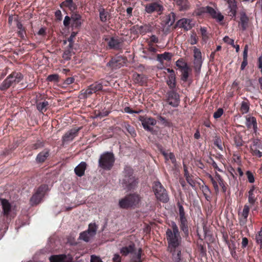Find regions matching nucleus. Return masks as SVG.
<instances>
[{
  "mask_svg": "<svg viewBox=\"0 0 262 262\" xmlns=\"http://www.w3.org/2000/svg\"><path fill=\"white\" fill-rule=\"evenodd\" d=\"M176 20V15L173 12H171L166 15L162 20L163 25L167 28L172 26Z\"/></svg>",
  "mask_w": 262,
  "mask_h": 262,
  "instance_id": "412c9836",
  "label": "nucleus"
},
{
  "mask_svg": "<svg viewBox=\"0 0 262 262\" xmlns=\"http://www.w3.org/2000/svg\"><path fill=\"white\" fill-rule=\"evenodd\" d=\"M91 262H103L101 259L95 255H92L91 256Z\"/></svg>",
  "mask_w": 262,
  "mask_h": 262,
  "instance_id": "bf43d9fd",
  "label": "nucleus"
},
{
  "mask_svg": "<svg viewBox=\"0 0 262 262\" xmlns=\"http://www.w3.org/2000/svg\"><path fill=\"white\" fill-rule=\"evenodd\" d=\"M207 176H208V178L209 179V180H210V181L212 182V185L213 186V187H214L215 191L216 192H219V186H218V185H217V183L216 182L215 177L213 178L211 174H208Z\"/></svg>",
  "mask_w": 262,
  "mask_h": 262,
  "instance_id": "49530a36",
  "label": "nucleus"
},
{
  "mask_svg": "<svg viewBox=\"0 0 262 262\" xmlns=\"http://www.w3.org/2000/svg\"><path fill=\"white\" fill-rule=\"evenodd\" d=\"M50 260L51 262H71L72 257L70 255H56L51 256Z\"/></svg>",
  "mask_w": 262,
  "mask_h": 262,
  "instance_id": "f3484780",
  "label": "nucleus"
},
{
  "mask_svg": "<svg viewBox=\"0 0 262 262\" xmlns=\"http://www.w3.org/2000/svg\"><path fill=\"white\" fill-rule=\"evenodd\" d=\"M214 144L220 149H222V142L221 140L219 138L215 139L214 142Z\"/></svg>",
  "mask_w": 262,
  "mask_h": 262,
  "instance_id": "13d9d810",
  "label": "nucleus"
},
{
  "mask_svg": "<svg viewBox=\"0 0 262 262\" xmlns=\"http://www.w3.org/2000/svg\"><path fill=\"white\" fill-rule=\"evenodd\" d=\"M246 175L247 176L248 181L250 183H253L254 182L255 179H254V174H253L252 172H251L250 171H247L246 173Z\"/></svg>",
  "mask_w": 262,
  "mask_h": 262,
  "instance_id": "8fccbe9b",
  "label": "nucleus"
},
{
  "mask_svg": "<svg viewBox=\"0 0 262 262\" xmlns=\"http://www.w3.org/2000/svg\"><path fill=\"white\" fill-rule=\"evenodd\" d=\"M256 193L255 187L253 185L248 191V202L251 206L254 205L256 201Z\"/></svg>",
  "mask_w": 262,
  "mask_h": 262,
  "instance_id": "cd10ccee",
  "label": "nucleus"
},
{
  "mask_svg": "<svg viewBox=\"0 0 262 262\" xmlns=\"http://www.w3.org/2000/svg\"><path fill=\"white\" fill-rule=\"evenodd\" d=\"M103 88V83L96 82L91 84L86 89L81 91L80 94V98H85L89 97L93 93L102 90Z\"/></svg>",
  "mask_w": 262,
  "mask_h": 262,
  "instance_id": "1a4fd4ad",
  "label": "nucleus"
},
{
  "mask_svg": "<svg viewBox=\"0 0 262 262\" xmlns=\"http://www.w3.org/2000/svg\"><path fill=\"white\" fill-rule=\"evenodd\" d=\"M97 230V226L95 223H90L87 230L80 234L79 238L84 242H89L95 235Z\"/></svg>",
  "mask_w": 262,
  "mask_h": 262,
  "instance_id": "6e6552de",
  "label": "nucleus"
},
{
  "mask_svg": "<svg viewBox=\"0 0 262 262\" xmlns=\"http://www.w3.org/2000/svg\"><path fill=\"white\" fill-rule=\"evenodd\" d=\"M48 190V186L46 185L39 187L30 199L32 205H36L39 203Z\"/></svg>",
  "mask_w": 262,
  "mask_h": 262,
  "instance_id": "9d476101",
  "label": "nucleus"
},
{
  "mask_svg": "<svg viewBox=\"0 0 262 262\" xmlns=\"http://www.w3.org/2000/svg\"><path fill=\"white\" fill-rule=\"evenodd\" d=\"M200 31H201V34L203 37V39L204 40L207 39L208 38V36L207 35L206 29L205 28H201L200 29Z\"/></svg>",
  "mask_w": 262,
  "mask_h": 262,
  "instance_id": "052dcab7",
  "label": "nucleus"
},
{
  "mask_svg": "<svg viewBox=\"0 0 262 262\" xmlns=\"http://www.w3.org/2000/svg\"><path fill=\"white\" fill-rule=\"evenodd\" d=\"M79 128H73L68 131L62 137L63 142H69L73 140L76 136Z\"/></svg>",
  "mask_w": 262,
  "mask_h": 262,
  "instance_id": "aec40b11",
  "label": "nucleus"
},
{
  "mask_svg": "<svg viewBox=\"0 0 262 262\" xmlns=\"http://www.w3.org/2000/svg\"><path fill=\"white\" fill-rule=\"evenodd\" d=\"M61 5L68 7L71 10H74L75 9V6L73 3V0H66Z\"/></svg>",
  "mask_w": 262,
  "mask_h": 262,
  "instance_id": "37998d69",
  "label": "nucleus"
},
{
  "mask_svg": "<svg viewBox=\"0 0 262 262\" xmlns=\"http://www.w3.org/2000/svg\"><path fill=\"white\" fill-rule=\"evenodd\" d=\"M255 240L257 244L260 245V248H262V227L256 234Z\"/></svg>",
  "mask_w": 262,
  "mask_h": 262,
  "instance_id": "79ce46f5",
  "label": "nucleus"
},
{
  "mask_svg": "<svg viewBox=\"0 0 262 262\" xmlns=\"http://www.w3.org/2000/svg\"><path fill=\"white\" fill-rule=\"evenodd\" d=\"M202 189L204 195H207L210 193V190L207 186H203L202 187Z\"/></svg>",
  "mask_w": 262,
  "mask_h": 262,
  "instance_id": "0e129e2a",
  "label": "nucleus"
},
{
  "mask_svg": "<svg viewBox=\"0 0 262 262\" xmlns=\"http://www.w3.org/2000/svg\"><path fill=\"white\" fill-rule=\"evenodd\" d=\"M23 78V75L19 72H13L10 74L0 84V90L5 91L11 86H14L20 82Z\"/></svg>",
  "mask_w": 262,
  "mask_h": 262,
  "instance_id": "f03ea898",
  "label": "nucleus"
},
{
  "mask_svg": "<svg viewBox=\"0 0 262 262\" xmlns=\"http://www.w3.org/2000/svg\"><path fill=\"white\" fill-rule=\"evenodd\" d=\"M71 20V18L68 16H66L63 20V25L64 26L67 27L69 25L70 22Z\"/></svg>",
  "mask_w": 262,
  "mask_h": 262,
  "instance_id": "e2e57ef3",
  "label": "nucleus"
},
{
  "mask_svg": "<svg viewBox=\"0 0 262 262\" xmlns=\"http://www.w3.org/2000/svg\"><path fill=\"white\" fill-rule=\"evenodd\" d=\"M189 41L191 45H194L197 43L196 36L195 34L193 33L191 35Z\"/></svg>",
  "mask_w": 262,
  "mask_h": 262,
  "instance_id": "6e6d98bb",
  "label": "nucleus"
},
{
  "mask_svg": "<svg viewBox=\"0 0 262 262\" xmlns=\"http://www.w3.org/2000/svg\"><path fill=\"white\" fill-rule=\"evenodd\" d=\"M248 243V240L247 238L244 237L242 238V245L243 247H246Z\"/></svg>",
  "mask_w": 262,
  "mask_h": 262,
  "instance_id": "774afa93",
  "label": "nucleus"
},
{
  "mask_svg": "<svg viewBox=\"0 0 262 262\" xmlns=\"http://www.w3.org/2000/svg\"><path fill=\"white\" fill-rule=\"evenodd\" d=\"M124 111L125 113H128V114H133V113L139 114L142 112L141 110L139 111H133V110H132V109L129 107H125V108H124Z\"/></svg>",
  "mask_w": 262,
  "mask_h": 262,
  "instance_id": "4d7b16f0",
  "label": "nucleus"
},
{
  "mask_svg": "<svg viewBox=\"0 0 262 262\" xmlns=\"http://www.w3.org/2000/svg\"><path fill=\"white\" fill-rule=\"evenodd\" d=\"M48 105L49 103L47 101H43L37 104V108L39 112H44L46 111Z\"/></svg>",
  "mask_w": 262,
  "mask_h": 262,
  "instance_id": "4c0bfd02",
  "label": "nucleus"
},
{
  "mask_svg": "<svg viewBox=\"0 0 262 262\" xmlns=\"http://www.w3.org/2000/svg\"><path fill=\"white\" fill-rule=\"evenodd\" d=\"M59 79V76L57 74L50 75L47 77V80L49 81H58Z\"/></svg>",
  "mask_w": 262,
  "mask_h": 262,
  "instance_id": "3c124183",
  "label": "nucleus"
},
{
  "mask_svg": "<svg viewBox=\"0 0 262 262\" xmlns=\"http://www.w3.org/2000/svg\"><path fill=\"white\" fill-rule=\"evenodd\" d=\"M115 159L114 155L111 152H105L102 154L99 160V165L103 169L109 170L113 165Z\"/></svg>",
  "mask_w": 262,
  "mask_h": 262,
  "instance_id": "423d86ee",
  "label": "nucleus"
},
{
  "mask_svg": "<svg viewBox=\"0 0 262 262\" xmlns=\"http://www.w3.org/2000/svg\"><path fill=\"white\" fill-rule=\"evenodd\" d=\"M249 21V18L245 12L241 13L240 24L243 30H245Z\"/></svg>",
  "mask_w": 262,
  "mask_h": 262,
  "instance_id": "2f4dec72",
  "label": "nucleus"
},
{
  "mask_svg": "<svg viewBox=\"0 0 262 262\" xmlns=\"http://www.w3.org/2000/svg\"><path fill=\"white\" fill-rule=\"evenodd\" d=\"M1 202L3 210V213L5 215L8 214L11 209L10 204L7 200L4 199H1Z\"/></svg>",
  "mask_w": 262,
  "mask_h": 262,
  "instance_id": "7c9ffc66",
  "label": "nucleus"
},
{
  "mask_svg": "<svg viewBox=\"0 0 262 262\" xmlns=\"http://www.w3.org/2000/svg\"><path fill=\"white\" fill-rule=\"evenodd\" d=\"M228 7L230 10L229 12V15L234 17L235 16L236 14L237 5L235 0H229L227 2Z\"/></svg>",
  "mask_w": 262,
  "mask_h": 262,
  "instance_id": "bb28decb",
  "label": "nucleus"
},
{
  "mask_svg": "<svg viewBox=\"0 0 262 262\" xmlns=\"http://www.w3.org/2000/svg\"><path fill=\"white\" fill-rule=\"evenodd\" d=\"M247 57H245V56H243V61L242 63V64H241V69L242 70H243L246 67V66L247 65Z\"/></svg>",
  "mask_w": 262,
  "mask_h": 262,
  "instance_id": "680f3d73",
  "label": "nucleus"
},
{
  "mask_svg": "<svg viewBox=\"0 0 262 262\" xmlns=\"http://www.w3.org/2000/svg\"><path fill=\"white\" fill-rule=\"evenodd\" d=\"M141 248L135 249L134 244L130 245L128 247H124L121 249V253L126 256L128 254L130 255V258L133 262L141 261Z\"/></svg>",
  "mask_w": 262,
  "mask_h": 262,
  "instance_id": "7ed1b4c3",
  "label": "nucleus"
},
{
  "mask_svg": "<svg viewBox=\"0 0 262 262\" xmlns=\"http://www.w3.org/2000/svg\"><path fill=\"white\" fill-rule=\"evenodd\" d=\"M167 102L169 105L173 107H177L179 104V95L172 91L168 94Z\"/></svg>",
  "mask_w": 262,
  "mask_h": 262,
  "instance_id": "a211bd4d",
  "label": "nucleus"
},
{
  "mask_svg": "<svg viewBox=\"0 0 262 262\" xmlns=\"http://www.w3.org/2000/svg\"><path fill=\"white\" fill-rule=\"evenodd\" d=\"M194 26L191 19L187 18L181 19V27L183 28L185 30L191 29Z\"/></svg>",
  "mask_w": 262,
  "mask_h": 262,
  "instance_id": "c756f323",
  "label": "nucleus"
},
{
  "mask_svg": "<svg viewBox=\"0 0 262 262\" xmlns=\"http://www.w3.org/2000/svg\"><path fill=\"white\" fill-rule=\"evenodd\" d=\"M126 129L129 133L132 136L135 137L136 135L134 128L129 125L126 126Z\"/></svg>",
  "mask_w": 262,
  "mask_h": 262,
  "instance_id": "864d4df0",
  "label": "nucleus"
},
{
  "mask_svg": "<svg viewBox=\"0 0 262 262\" xmlns=\"http://www.w3.org/2000/svg\"><path fill=\"white\" fill-rule=\"evenodd\" d=\"M172 231L167 229L166 231L168 242V250L172 254L175 262H180V244L179 241V230L174 223L172 224Z\"/></svg>",
  "mask_w": 262,
  "mask_h": 262,
  "instance_id": "f257e3e1",
  "label": "nucleus"
},
{
  "mask_svg": "<svg viewBox=\"0 0 262 262\" xmlns=\"http://www.w3.org/2000/svg\"><path fill=\"white\" fill-rule=\"evenodd\" d=\"M124 178L122 180L123 187L125 188L130 189L133 188L136 184L135 177L133 176V170L129 167H126L124 170Z\"/></svg>",
  "mask_w": 262,
  "mask_h": 262,
  "instance_id": "39448f33",
  "label": "nucleus"
},
{
  "mask_svg": "<svg viewBox=\"0 0 262 262\" xmlns=\"http://www.w3.org/2000/svg\"><path fill=\"white\" fill-rule=\"evenodd\" d=\"M194 64L195 69L200 70L202 64V53L195 47H193Z\"/></svg>",
  "mask_w": 262,
  "mask_h": 262,
  "instance_id": "2eb2a0df",
  "label": "nucleus"
},
{
  "mask_svg": "<svg viewBox=\"0 0 262 262\" xmlns=\"http://www.w3.org/2000/svg\"><path fill=\"white\" fill-rule=\"evenodd\" d=\"M153 189L155 195L158 200L164 203H166L168 201L169 198L167 193L159 182L155 183Z\"/></svg>",
  "mask_w": 262,
  "mask_h": 262,
  "instance_id": "0eeeda50",
  "label": "nucleus"
},
{
  "mask_svg": "<svg viewBox=\"0 0 262 262\" xmlns=\"http://www.w3.org/2000/svg\"><path fill=\"white\" fill-rule=\"evenodd\" d=\"M81 16L77 13H73L71 17V20L73 22V25L76 27L79 26L81 25Z\"/></svg>",
  "mask_w": 262,
  "mask_h": 262,
  "instance_id": "f704fd0d",
  "label": "nucleus"
},
{
  "mask_svg": "<svg viewBox=\"0 0 262 262\" xmlns=\"http://www.w3.org/2000/svg\"><path fill=\"white\" fill-rule=\"evenodd\" d=\"M86 164L84 162H81L75 168V172L76 175L79 177L82 176L86 168Z\"/></svg>",
  "mask_w": 262,
  "mask_h": 262,
  "instance_id": "c85d7f7f",
  "label": "nucleus"
},
{
  "mask_svg": "<svg viewBox=\"0 0 262 262\" xmlns=\"http://www.w3.org/2000/svg\"><path fill=\"white\" fill-rule=\"evenodd\" d=\"M99 12L100 19L102 22H106L108 19H109V14L103 8L100 9Z\"/></svg>",
  "mask_w": 262,
  "mask_h": 262,
  "instance_id": "473e14b6",
  "label": "nucleus"
},
{
  "mask_svg": "<svg viewBox=\"0 0 262 262\" xmlns=\"http://www.w3.org/2000/svg\"><path fill=\"white\" fill-rule=\"evenodd\" d=\"M76 35V33L75 32H72L70 35V36L68 38V40H64L63 43L64 44H66L67 42L68 41L69 42V44L68 45L70 49H73V42H74V39Z\"/></svg>",
  "mask_w": 262,
  "mask_h": 262,
  "instance_id": "58836bf2",
  "label": "nucleus"
},
{
  "mask_svg": "<svg viewBox=\"0 0 262 262\" xmlns=\"http://www.w3.org/2000/svg\"><path fill=\"white\" fill-rule=\"evenodd\" d=\"M171 58V54L168 52H165L163 54L157 55V60L160 62H162L164 60H169Z\"/></svg>",
  "mask_w": 262,
  "mask_h": 262,
  "instance_id": "e433bc0d",
  "label": "nucleus"
},
{
  "mask_svg": "<svg viewBox=\"0 0 262 262\" xmlns=\"http://www.w3.org/2000/svg\"><path fill=\"white\" fill-rule=\"evenodd\" d=\"M105 41H108V46L111 49H118L119 48L120 45V41L119 39L117 37H111L110 39L107 38H104Z\"/></svg>",
  "mask_w": 262,
  "mask_h": 262,
  "instance_id": "4be33fe9",
  "label": "nucleus"
},
{
  "mask_svg": "<svg viewBox=\"0 0 262 262\" xmlns=\"http://www.w3.org/2000/svg\"><path fill=\"white\" fill-rule=\"evenodd\" d=\"M139 120L141 122L143 128L149 132L152 131V126L155 125L157 121L155 119L144 116H140Z\"/></svg>",
  "mask_w": 262,
  "mask_h": 262,
  "instance_id": "9b49d317",
  "label": "nucleus"
},
{
  "mask_svg": "<svg viewBox=\"0 0 262 262\" xmlns=\"http://www.w3.org/2000/svg\"><path fill=\"white\" fill-rule=\"evenodd\" d=\"M249 110V104L248 102L243 101L241 103V111L243 114L247 113Z\"/></svg>",
  "mask_w": 262,
  "mask_h": 262,
  "instance_id": "a19ab883",
  "label": "nucleus"
},
{
  "mask_svg": "<svg viewBox=\"0 0 262 262\" xmlns=\"http://www.w3.org/2000/svg\"><path fill=\"white\" fill-rule=\"evenodd\" d=\"M223 40L225 42L231 45L232 46H234V40L233 39L229 38L228 36H226L225 37H224L223 38Z\"/></svg>",
  "mask_w": 262,
  "mask_h": 262,
  "instance_id": "5fc2aeb1",
  "label": "nucleus"
},
{
  "mask_svg": "<svg viewBox=\"0 0 262 262\" xmlns=\"http://www.w3.org/2000/svg\"><path fill=\"white\" fill-rule=\"evenodd\" d=\"M191 168L189 169L186 167L185 165L184 164V177L189 184L191 186H193L194 185V182L193 180V176L191 173Z\"/></svg>",
  "mask_w": 262,
  "mask_h": 262,
  "instance_id": "b1692460",
  "label": "nucleus"
},
{
  "mask_svg": "<svg viewBox=\"0 0 262 262\" xmlns=\"http://www.w3.org/2000/svg\"><path fill=\"white\" fill-rule=\"evenodd\" d=\"M181 229L184 232L185 235L187 236L189 234V230L188 227L187 221L184 216V212L183 211L182 207L181 206Z\"/></svg>",
  "mask_w": 262,
  "mask_h": 262,
  "instance_id": "393cba45",
  "label": "nucleus"
},
{
  "mask_svg": "<svg viewBox=\"0 0 262 262\" xmlns=\"http://www.w3.org/2000/svg\"><path fill=\"white\" fill-rule=\"evenodd\" d=\"M114 262H121V257L118 254H115L113 258Z\"/></svg>",
  "mask_w": 262,
  "mask_h": 262,
  "instance_id": "69168bd1",
  "label": "nucleus"
},
{
  "mask_svg": "<svg viewBox=\"0 0 262 262\" xmlns=\"http://www.w3.org/2000/svg\"><path fill=\"white\" fill-rule=\"evenodd\" d=\"M72 49H70L68 47V49H67L63 53L62 57L64 58V59L66 60H68L70 59L71 57L72 56Z\"/></svg>",
  "mask_w": 262,
  "mask_h": 262,
  "instance_id": "de8ad7c7",
  "label": "nucleus"
},
{
  "mask_svg": "<svg viewBox=\"0 0 262 262\" xmlns=\"http://www.w3.org/2000/svg\"><path fill=\"white\" fill-rule=\"evenodd\" d=\"M207 13H208L213 18L216 19L219 21L223 20L224 16L215 9L210 6H207Z\"/></svg>",
  "mask_w": 262,
  "mask_h": 262,
  "instance_id": "6ab92c4d",
  "label": "nucleus"
},
{
  "mask_svg": "<svg viewBox=\"0 0 262 262\" xmlns=\"http://www.w3.org/2000/svg\"><path fill=\"white\" fill-rule=\"evenodd\" d=\"M125 63V60L121 56H117L113 58L107 63V66L113 69L120 68Z\"/></svg>",
  "mask_w": 262,
  "mask_h": 262,
  "instance_id": "ddd939ff",
  "label": "nucleus"
},
{
  "mask_svg": "<svg viewBox=\"0 0 262 262\" xmlns=\"http://www.w3.org/2000/svg\"><path fill=\"white\" fill-rule=\"evenodd\" d=\"M162 154L164 156L166 161L170 160L173 164L176 162L175 157L171 152L167 153L165 151H162Z\"/></svg>",
  "mask_w": 262,
  "mask_h": 262,
  "instance_id": "ea45409f",
  "label": "nucleus"
},
{
  "mask_svg": "<svg viewBox=\"0 0 262 262\" xmlns=\"http://www.w3.org/2000/svg\"><path fill=\"white\" fill-rule=\"evenodd\" d=\"M215 178L216 179V182H218L220 186L222 187L223 192H225L227 190V187L221 176L217 172H215Z\"/></svg>",
  "mask_w": 262,
  "mask_h": 262,
  "instance_id": "72a5a7b5",
  "label": "nucleus"
},
{
  "mask_svg": "<svg viewBox=\"0 0 262 262\" xmlns=\"http://www.w3.org/2000/svg\"><path fill=\"white\" fill-rule=\"evenodd\" d=\"M192 69L185 62L181 61V80L189 81V78L191 75Z\"/></svg>",
  "mask_w": 262,
  "mask_h": 262,
  "instance_id": "f8f14e48",
  "label": "nucleus"
},
{
  "mask_svg": "<svg viewBox=\"0 0 262 262\" xmlns=\"http://www.w3.org/2000/svg\"><path fill=\"white\" fill-rule=\"evenodd\" d=\"M49 156V152L47 150H44L40 152L36 157V161L38 162H43L45 161Z\"/></svg>",
  "mask_w": 262,
  "mask_h": 262,
  "instance_id": "c9c22d12",
  "label": "nucleus"
},
{
  "mask_svg": "<svg viewBox=\"0 0 262 262\" xmlns=\"http://www.w3.org/2000/svg\"><path fill=\"white\" fill-rule=\"evenodd\" d=\"M190 7L187 0H181V11L188 10L190 8Z\"/></svg>",
  "mask_w": 262,
  "mask_h": 262,
  "instance_id": "09e8293b",
  "label": "nucleus"
},
{
  "mask_svg": "<svg viewBox=\"0 0 262 262\" xmlns=\"http://www.w3.org/2000/svg\"><path fill=\"white\" fill-rule=\"evenodd\" d=\"M246 125L249 129H253L254 132H256L257 123L255 118L252 116H247Z\"/></svg>",
  "mask_w": 262,
  "mask_h": 262,
  "instance_id": "a878e982",
  "label": "nucleus"
},
{
  "mask_svg": "<svg viewBox=\"0 0 262 262\" xmlns=\"http://www.w3.org/2000/svg\"><path fill=\"white\" fill-rule=\"evenodd\" d=\"M74 82V78L73 77H69L65 80L66 84H70Z\"/></svg>",
  "mask_w": 262,
  "mask_h": 262,
  "instance_id": "338daca9",
  "label": "nucleus"
},
{
  "mask_svg": "<svg viewBox=\"0 0 262 262\" xmlns=\"http://www.w3.org/2000/svg\"><path fill=\"white\" fill-rule=\"evenodd\" d=\"M207 6L203 7H200L196 9L194 13L198 16L202 15L205 13H207Z\"/></svg>",
  "mask_w": 262,
  "mask_h": 262,
  "instance_id": "c03bdc74",
  "label": "nucleus"
},
{
  "mask_svg": "<svg viewBox=\"0 0 262 262\" xmlns=\"http://www.w3.org/2000/svg\"><path fill=\"white\" fill-rule=\"evenodd\" d=\"M162 9V6L156 3L147 5L145 8V11L148 13H151L155 11H161Z\"/></svg>",
  "mask_w": 262,
  "mask_h": 262,
  "instance_id": "5701e85b",
  "label": "nucleus"
},
{
  "mask_svg": "<svg viewBox=\"0 0 262 262\" xmlns=\"http://www.w3.org/2000/svg\"><path fill=\"white\" fill-rule=\"evenodd\" d=\"M249 206L247 205H245L244 206L243 210L242 212V216L245 220H247V219L249 214Z\"/></svg>",
  "mask_w": 262,
  "mask_h": 262,
  "instance_id": "a18cd8bd",
  "label": "nucleus"
},
{
  "mask_svg": "<svg viewBox=\"0 0 262 262\" xmlns=\"http://www.w3.org/2000/svg\"><path fill=\"white\" fill-rule=\"evenodd\" d=\"M157 50L150 45L147 48L143 49L142 57L146 59H153L155 58Z\"/></svg>",
  "mask_w": 262,
  "mask_h": 262,
  "instance_id": "dca6fc26",
  "label": "nucleus"
},
{
  "mask_svg": "<svg viewBox=\"0 0 262 262\" xmlns=\"http://www.w3.org/2000/svg\"><path fill=\"white\" fill-rule=\"evenodd\" d=\"M251 150L253 155L257 157H262V143L258 140H255L251 146Z\"/></svg>",
  "mask_w": 262,
  "mask_h": 262,
  "instance_id": "4468645a",
  "label": "nucleus"
},
{
  "mask_svg": "<svg viewBox=\"0 0 262 262\" xmlns=\"http://www.w3.org/2000/svg\"><path fill=\"white\" fill-rule=\"evenodd\" d=\"M140 202V198L139 195L133 194L121 199L119 202V205L122 208H128L137 206Z\"/></svg>",
  "mask_w": 262,
  "mask_h": 262,
  "instance_id": "20e7f679",
  "label": "nucleus"
},
{
  "mask_svg": "<svg viewBox=\"0 0 262 262\" xmlns=\"http://www.w3.org/2000/svg\"><path fill=\"white\" fill-rule=\"evenodd\" d=\"M223 114V110L221 108H219L213 114V117L215 119L220 118Z\"/></svg>",
  "mask_w": 262,
  "mask_h": 262,
  "instance_id": "603ef678",
  "label": "nucleus"
}]
</instances>
